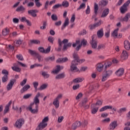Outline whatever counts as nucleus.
<instances>
[{
    "label": "nucleus",
    "instance_id": "18",
    "mask_svg": "<svg viewBox=\"0 0 130 130\" xmlns=\"http://www.w3.org/2000/svg\"><path fill=\"white\" fill-rule=\"evenodd\" d=\"M128 57V53L125 50H123L122 53L121 55V58L122 59H127Z\"/></svg>",
    "mask_w": 130,
    "mask_h": 130
},
{
    "label": "nucleus",
    "instance_id": "41",
    "mask_svg": "<svg viewBox=\"0 0 130 130\" xmlns=\"http://www.w3.org/2000/svg\"><path fill=\"white\" fill-rule=\"evenodd\" d=\"M107 110V109H111L112 110H113V111H117V109L116 108L114 107L113 108L112 106H105Z\"/></svg>",
    "mask_w": 130,
    "mask_h": 130
},
{
    "label": "nucleus",
    "instance_id": "49",
    "mask_svg": "<svg viewBox=\"0 0 130 130\" xmlns=\"http://www.w3.org/2000/svg\"><path fill=\"white\" fill-rule=\"evenodd\" d=\"M8 80H9V77L7 75H4L2 77V82H3V83H6V82H7L8 81Z\"/></svg>",
    "mask_w": 130,
    "mask_h": 130
},
{
    "label": "nucleus",
    "instance_id": "45",
    "mask_svg": "<svg viewBox=\"0 0 130 130\" xmlns=\"http://www.w3.org/2000/svg\"><path fill=\"white\" fill-rule=\"evenodd\" d=\"M72 46V43H69L68 44H64L63 48V50H67L68 47Z\"/></svg>",
    "mask_w": 130,
    "mask_h": 130
},
{
    "label": "nucleus",
    "instance_id": "48",
    "mask_svg": "<svg viewBox=\"0 0 130 130\" xmlns=\"http://www.w3.org/2000/svg\"><path fill=\"white\" fill-rule=\"evenodd\" d=\"M39 1H40V0H35V3L36 6V7H37V8H40V7H41V6H42V4H41V3H40V2H39Z\"/></svg>",
    "mask_w": 130,
    "mask_h": 130
},
{
    "label": "nucleus",
    "instance_id": "39",
    "mask_svg": "<svg viewBox=\"0 0 130 130\" xmlns=\"http://www.w3.org/2000/svg\"><path fill=\"white\" fill-rule=\"evenodd\" d=\"M126 110H127V109H126V107H123L121 108H120L118 111H117V112H118V113H123V112H125L126 111Z\"/></svg>",
    "mask_w": 130,
    "mask_h": 130
},
{
    "label": "nucleus",
    "instance_id": "44",
    "mask_svg": "<svg viewBox=\"0 0 130 130\" xmlns=\"http://www.w3.org/2000/svg\"><path fill=\"white\" fill-rule=\"evenodd\" d=\"M112 63L111 62H107L104 63L105 66V70H107L108 68H109V67H111Z\"/></svg>",
    "mask_w": 130,
    "mask_h": 130
},
{
    "label": "nucleus",
    "instance_id": "12",
    "mask_svg": "<svg viewBox=\"0 0 130 130\" xmlns=\"http://www.w3.org/2000/svg\"><path fill=\"white\" fill-rule=\"evenodd\" d=\"M82 125V122L79 121H77L76 122H75L72 125L71 128L72 129H77L78 127H80Z\"/></svg>",
    "mask_w": 130,
    "mask_h": 130
},
{
    "label": "nucleus",
    "instance_id": "53",
    "mask_svg": "<svg viewBox=\"0 0 130 130\" xmlns=\"http://www.w3.org/2000/svg\"><path fill=\"white\" fill-rule=\"evenodd\" d=\"M61 7H62L61 4H56V5H54L52 7V9L53 10H55L56 9H58V8H61Z\"/></svg>",
    "mask_w": 130,
    "mask_h": 130
},
{
    "label": "nucleus",
    "instance_id": "35",
    "mask_svg": "<svg viewBox=\"0 0 130 130\" xmlns=\"http://www.w3.org/2000/svg\"><path fill=\"white\" fill-rule=\"evenodd\" d=\"M61 5L62 7H63L64 8H69L70 3H69V2L64 0L62 2V4Z\"/></svg>",
    "mask_w": 130,
    "mask_h": 130
},
{
    "label": "nucleus",
    "instance_id": "21",
    "mask_svg": "<svg viewBox=\"0 0 130 130\" xmlns=\"http://www.w3.org/2000/svg\"><path fill=\"white\" fill-rule=\"evenodd\" d=\"M98 10H99V6L96 3H94V15L92 16V19H94L97 16Z\"/></svg>",
    "mask_w": 130,
    "mask_h": 130
},
{
    "label": "nucleus",
    "instance_id": "58",
    "mask_svg": "<svg viewBox=\"0 0 130 130\" xmlns=\"http://www.w3.org/2000/svg\"><path fill=\"white\" fill-rule=\"evenodd\" d=\"M2 74H3V75H5V76H8L9 72L8 71V70L4 69L2 71Z\"/></svg>",
    "mask_w": 130,
    "mask_h": 130
},
{
    "label": "nucleus",
    "instance_id": "57",
    "mask_svg": "<svg viewBox=\"0 0 130 130\" xmlns=\"http://www.w3.org/2000/svg\"><path fill=\"white\" fill-rule=\"evenodd\" d=\"M16 58H17L18 60H24V58H23V56L21 54L17 55Z\"/></svg>",
    "mask_w": 130,
    "mask_h": 130
},
{
    "label": "nucleus",
    "instance_id": "60",
    "mask_svg": "<svg viewBox=\"0 0 130 130\" xmlns=\"http://www.w3.org/2000/svg\"><path fill=\"white\" fill-rule=\"evenodd\" d=\"M87 34V31H86V30L83 29L82 31H81L79 33V35H86Z\"/></svg>",
    "mask_w": 130,
    "mask_h": 130
},
{
    "label": "nucleus",
    "instance_id": "38",
    "mask_svg": "<svg viewBox=\"0 0 130 130\" xmlns=\"http://www.w3.org/2000/svg\"><path fill=\"white\" fill-rule=\"evenodd\" d=\"M12 70L14 71V72H17V73H20L21 72V68L16 67V66H13L11 67Z\"/></svg>",
    "mask_w": 130,
    "mask_h": 130
},
{
    "label": "nucleus",
    "instance_id": "34",
    "mask_svg": "<svg viewBox=\"0 0 130 130\" xmlns=\"http://www.w3.org/2000/svg\"><path fill=\"white\" fill-rule=\"evenodd\" d=\"M84 81V78L79 77L73 80L74 83H81Z\"/></svg>",
    "mask_w": 130,
    "mask_h": 130
},
{
    "label": "nucleus",
    "instance_id": "32",
    "mask_svg": "<svg viewBox=\"0 0 130 130\" xmlns=\"http://www.w3.org/2000/svg\"><path fill=\"white\" fill-rule=\"evenodd\" d=\"M68 61V58H60L57 59L56 62L61 63V62H66Z\"/></svg>",
    "mask_w": 130,
    "mask_h": 130
},
{
    "label": "nucleus",
    "instance_id": "63",
    "mask_svg": "<svg viewBox=\"0 0 130 130\" xmlns=\"http://www.w3.org/2000/svg\"><path fill=\"white\" fill-rule=\"evenodd\" d=\"M110 118H107L102 121V122L103 123H106V122H110Z\"/></svg>",
    "mask_w": 130,
    "mask_h": 130
},
{
    "label": "nucleus",
    "instance_id": "3",
    "mask_svg": "<svg viewBox=\"0 0 130 130\" xmlns=\"http://www.w3.org/2000/svg\"><path fill=\"white\" fill-rule=\"evenodd\" d=\"M77 66H78V60H74L72 61L70 68V71H71V72H73L74 73L79 72V69H78Z\"/></svg>",
    "mask_w": 130,
    "mask_h": 130
},
{
    "label": "nucleus",
    "instance_id": "37",
    "mask_svg": "<svg viewBox=\"0 0 130 130\" xmlns=\"http://www.w3.org/2000/svg\"><path fill=\"white\" fill-rule=\"evenodd\" d=\"M118 34V28L115 29L112 33V36L114 38H117V35Z\"/></svg>",
    "mask_w": 130,
    "mask_h": 130
},
{
    "label": "nucleus",
    "instance_id": "36",
    "mask_svg": "<svg viewBox=\"0 0 130 130\" xmlns=\"http://www.w3.org/2000/svg\"><path fill=\"white\" fill-rule=\"evenodd\" d=\"M53 104L56 108H58V107H59V101H57V100H55V99L53 102Z\"/></svg>",
    "mask_w": 130,
    "mask_h": 130
},
{
    "label": "nucleus",
    "instance_id": "29",
    "mask_svg": "<svg viewBox=\"0 0 130 130\" xmlns=\"http://www.w3.org/2000/svg\"><path fill=\"white\" fill-rule=\"evenodd\" d=\"M9 33H10V29L8 27H6L2 30V34L3 35H4V36H6V35H8Z\"/></svg>",
    "mask_w": 130,
    "mask_h": 130
},
{
    "label": "nucleus",
    "instance_id": "52",
    "mask_svg": "<svg viewBox=\"0 0 130 130\" xmlns=\"http://www.w3.org/2000/svg\"><path fill=\"white\" fill-rule=\"evenodd\" d=\"M105 48V45L103 44H101L98 45V49L100 50V49H104Z\"/></svg>",
    "mask_w": 130,
    "mask_h": 130
},
{
    "label": "nucleus",
    "instance_id": "51",
    "mask_svg": "<svg viewBox=\"0 0 130 130\" xmlns=\"http://www.w3.org/2000/svg\"><path fill=\"white\" fill-rule=\"evenodd\" d=\"M42 75L43 76H44V78H45V79H47V78H49L50 75H49V74L47 73V72H43L42 73Z\"/></svg>",
    "mask_w": 130,
    "mask_h": 130
},
{
    "label": "nucleus",
    "instance_id": "24",
    "mask_svg": "<svg viewBox=\"0 0 130 130\" xmlns=\"http://www.w3.org/2000/svg\"><path fill=\"white\" fill-rule=\"evenodd\" d=\"M62 69H63L62 66L60 67V66H57L56 69L53 71L52 73L53 74H58V73L60 72V70H62Z\"/></svg>",
    "mask_w": 130,
    "mask_h": 130
},
{
    "label": "nucleus",
    "instance_id": "4",
    "mask_svg": "<svg viewBox=\"0 0 130 130\" xmlns=\"http://www.w3.org/2000/svg\"><path fill=\"white\" fill-rule=\"evenodd\" d=\"M92 40L90 42V43L91 45L92 48L93 49H96L97 48V41L96 40V35H93L91 37Z\"/></svg>",
    "mask_w": 130,
    "mask_h": 130
},
{
    "label": "nucleus",
    "instance_id": "6",
    "mask_svg": "<svg viewBox=\"0 0 130 130\" xmlns=\"http://www.w3.org/2000/svg\"><path fill=\"white\" fill-rule=\"evenodd\" d=\"M130 4V0H128L126 3H125L123 6L120 8V12L122 14H124L125 12L127 11V7Z\"/></svg>",
    "mask_w": 130,
    "mask_h": 130
},
{
    "label": "nucleus",
    "instance_id": "55",
    "mask_svg": "<svg viewBox=\"0 0 130 130\" xmlns=\"http://www.w3.org/2000/svg\"><path fill=\"white\" fill-rule=\"evenodd\" d=\"M48 41H49V42H50V43H52V44H53V41H54V38L51 36H49L48 38Z\"/></svg>",
    "mask_w": 130,
    "mask_h": 130
},
{
    "label": "nucleus",
    "instance_id": "62",
    "mask_svg": "<svg viewBox=\"0 0 130 130\" xmlns=\"http://www.w3.org/2000/svg\"><path fill=\"white\" fill-rule=\"evenodd\" d=\"M94 105H99V106H101V105H102V101H98L95 104L91 105V106H94Z\"/></svg>",
    "mask_w": 130,
    "mask_h": 130
},
{
    "label": "nucleus",
    "instance_id": "47",
    "mask_svg": "<svg viewBox=\"0 0 130 130\" xmlns=\"http://www.w3.org/2000/svg\"><path fill=\"white\" fill-rule=\"evenodd\" d=\"M32 85L35 89L36 92H37L38 88L37 87H38V85H39V83L38 82H34L32 83Z\"/></svg>",
    "mask_w": 130,
    "mask_h": 130
},
{
    "label": "nucleus",
    "instance_id": "23",
    "mask_svg": "<svg viewBox=\"0 0 130 130\" xmlns=\"http://www.w3.org/2000/svg\"><path fill=\"white\" fill-rule=\"evenodd\" d=\"M130 18V13H126V15L124 18L120 19L121 22H128L129 19Z\"/></svg>",
    "mask_w": 130,
    "mask_h": 130
},
{
    "label": "nucleus",
    "instance_id": "27",
    "mask_svg": "<svg viewBox=\"0 0 130 130\" xmlns=\"http://www.w3.org/2000/svg\"><path fill=\"white\" fill-rule=\"evenodd\" d=\"M25 10V7L21 5L18 7H17V8L16 9V12H20L21 13H24Z\"/></svg>",
    "mask_w": 130,
    "mask_h": 130
},
{
    "label": "nucleus",
    "instance_id": "10",
    "mask_svg": "<svg viewBox=\"0 0 130 130\" xmlns=\"http://www.w3.org/2000/svg\"><path fill=\"white\" fill-rule=\"evenodd\" d=\"M51 48V47L49 46L46 50L44 49V48L42 47H40L38 48V50L41 52V53H49L50 52V49Z\"/></svg>",
    "mask_w": 130,
    "mask_h": 130
},
{
    "label": "nucleus",
    "instance_id": "8",
    "mask_svg": "<svg viewBox=\"0 0 130 130\" xmlns=\"http://www.w3.org/2000/svg\"><path fill=\"white\" fill-rule=\"evenodd\" d=\"M101 24H102V20H99V22L94 23L93 24L89 25L88 28H89L90 30H93V29H95V28H97V27H99V26H101Z\"/></svg>",
    "mask_w": 130,
    "mask_h": 130
},
{
    "label": "nucleus",
    "instance_id": "40",
    "mask_svg": "<svg viewBox=\"0 0 130 130\" xmlns=\"http://www.w3.org/2000/svg\"><path fill=\"white\" fill-rule=\"evenodd\" d=\"M107 4H108V2L105 0H102L100 2V6L102 7H105V6H107Z\"/></svg>",
    "mask_w": 130,
    "mask_h": 130
},
{
    "label": "nucleus",
    "instance_id": "54",
    "mask_svg": "<svg viewBox=\"0 0 130 130\" xmlns=\"http://www.w3.org/2000/svg\"><path fill=\"white\" fill-rule=\"evenodd\" d=\"M30 42L31 44H39L40 43V41L37 40H30Z\"/></svg>",
    "mask_w": 130,
    "mask_h": 130
},
{
    "label": "nucleus",
    "instance_id": "20",
    "mask_svg": "<svg viewBox=\"0 0 130 130\" xmlns=\"http://www.w3.org/2000/svg\"><path fill=\"white\" fill-rule=\"evenodd\" d=\"M31 88V86L29 85V84L25 85L23 88L21 89L20 90V93L21 94H23L24 92H26V91H27Z\"/></svg>",
    "mask_w": 130,
    "mask_h": 130
},
{
    "label": "nucleus",
    "instance_id": "22",
    "mask_svg": "<svg viewBox=\"0 0 130 130\" xmlns=\"http://www.w3.org/2000/svg\"><path fill=\"white\" fill-rule=\"evenodd\" d=\"M103 35H104V31L103 28H102L97 31V36L98 38H102Z\"/></svg>",
    "mask_w": 130,
    "mask_h": 130
},
{
    "label": "nucleus",
    "instance_id": "11",
    "mask_svg": "<svg viewBox=\"0 0 130 130\" xmlns=\"http://www.w3.org/2000/svg\"><path fill=\"white\" fill-rule=\"evenodd\" d=\"M15 82H16V80L15 79L10 80V82H9V83L6 86V89L7 91H10V90H12V88L14 86V84L15 83Z\"/></svg>",
    "mask_w": 130,
    "mask_h": 130
},
{
    "label": "nucleus",
    "instance_id": "7",
    "mask_svg": "<svg viewBox=\"0 0 130 130\" xmlns=\"http://www.w3.org/2000/svg\"><path fill=\"white\" fill-rule=\"evenodd\" d=\"M25 121L24 119H18L15 122V126L17 128H21L23 124H24Z\"/></svg>",
    "mask_w": 130,
    "mask_h": 130
},
{
    "label": "nucleus",
    "instance_id": "42",
    "mask_svg": "<svg viewBox=\"0 0 130 130\" xmlns=\"http://www.w3.org/2000/svg\"><path fill=\"white\" fill-rule=\"evenodd\" d=\"M36 57H37V58H38L39 62H41V61H43V57H42V56L40 55V54H39V53H38L37 54V56H36Z\"/></svg>",
    "mask_w": 130,
    "mask_h": 130
},
{
    "label": "nucleus",
    "instance_id": "46",
    "mask_svg": "<svg viewBox=\"0 0 130 130\" xmlns=\"http://www.w3.org/2000/svg\"><path fill=\"white\" fill-rule=\"evenodd\" d=\"M86 8V4L85 3H82L79 6V8H77V11H80L81 9H84Z\"/></svg>",
    "mask_w": 130,
    "mask_h": 130
},
{
    "label": "nucleus",
    "instance_id": "5",
    "mask_svg": "<svg viewBox=\"0 0 130 130\" xmlns=\"http://www.w3.org/2000/svg\"><path fill=\"white\" fill-rule=\"evenodd\" d=\"M112 75V71L108 70L106 72L105 74H103L102 78V82H105L106 80L109 78V76Z\"/></svg>",
    "mask_w": 130,
    "mask_h": 130
},
{
    "label": "nucleus",
    "instance_id": "61",
    "mask_svg": "<svg viewBox=\"0 0 130 130\" xmlns=\"http://www.w3.org/2000/svg\"><path fill=\"white\" fill-rule=\"evenodd\" d=\"M31 96H32V94L31 93L26 94L23 96V99H28V98H30V97H31Z\"/></svg>",
    "mask_w": 130,
    "mask_h": 130
},
{
    "label": "nucleus",
    "instance_id": "16",
    "mask_svg": "<svg viewBox=\"0 0 130 130\" xmlns=\"http://www.w3.org/2000/svg\"><path fill=\"white\" fill-rule=\"evenodd\" d=\"M77 45L78 46L76 47V50L77 51H79L81 49V47H82V45L80 44V40H77L76 43L73 44V47H76Z\"/></svg>",
    "mask_w": 130,
    "mask_h": 130
},
{
    "label": "nucleus",
    "instance_id": "59",
    "mask_svg": "<svg viewBox=\"0 0 130 130\" xmlns=\"http://www.w3.org/2000/svg\"><path fill=\"white\" fill-rule=\"evenodd\" d=\"M54 59H55V57L53 56L52 57H48L46 58V60L47 61L51 60V61H53Z\"/></svg>",
    "mask_w": 130,
    "mask_h": 130
},
{
    "label": "nucleus",
    "instance_id": "43",
    "mask_svg": "<svg viewBox=\"0 0 130 130\" xmlns=\"http://www.w3.org/2000/svg\"><path fill=\"white\" fill-rule=\"evenodd\" d=\"M99 108L98 107H95V108H93L91 110V112L92 114H95V113H97V111H98Z\"/></svg>",
    "mask_w": 130,
    "mask_h": 130
},
{
    "label": "nucleus",
    "instance_id": "2",
    "mask_svg": "<svg viewBox=\"0 0 130 130\" xmlns=\"http://www.w3.org/2000/svg\"><path fill=\"white\" fill-rule=\"evenodd\" d=\"M38 105H35L34 104H30L29 106L27 108V109H28L31 113L36 114V113H38Z\"/></svg>",
    "mask_w": 130,
    "mask_h": 130
},
{
    "label": "nucleus",
    "instance_id": "14",
    "mask_svg": "<svg viewBox=\"0 0 130 130\" xmlns=\"http://www.w3.org/2000/svg\"><path fill=\"white\" fill-rule=\"evenodd\" d=\"M116 126H117V122L116 121H114L109 124V129L114 130Z\"/></svg>",
    "mask_w": 130,
    "mask_h": 130
},
{
    "label": "nucleus",
    "instance_id": "30",
    "mask_svg": "<svg viewBox=\"0 0 130 130\" xmlns=\"http://www.w3.org/2000/svg\"><path fill=\"white\" fill-rule=\"evenodd\" d=\"M110 25H108V27L107 28L105 34V36L106 38H108L110 36V28H109Z\"/></svg>",
    "mask_w": 130,
    "mask_h": 130
},
{
    "label": "nucleus",
    "instance_id": "25",
    "mask_svg": "<svg viewBox=\"0 0 130 130\" xmlns=\"http://www.w3.org/2000/svg\"><path fill=\"white\" fill-rule=\"evenodd\" d=\"M11 104H12V101H10L8 104L6 106L5 108L4 111V114H6L7 112H9V110H10V106H11Z\"/></svg>",
    "mask_w": 130,
    "mask_h": 130
},
{
    "label": "nucleus",
    "instance_id": "31",
    "mask_svg": "<svg viewBox=\"0 0 130 130\" xmlns=\"http://www.w3.org/2000/svg\"><path fill=\"white\" fill-rule=\"evenodd\" d=\"M124 48L126 49V50H129L130 49V43L128 41H125L124 42Z\"/></svg>",
    "mask_w": 130,
    "mask_h": 130
},
{
    "label": "nucleus",
    "instance_id": "13",
    "mask_svg": "<svg viewBox=\"0 0 130 130\" xmlns=\"http://www.w3.org/2000/svg\"><path fill=\"white\" fill-rule=\"evenodd\" d=\"M39 11L38 10L35 9V10H30L28 11V15H30V16H32V17H37V14L36 13H38Z\"/></svg>",
    "mask_w": 130,
    "mask_h": 130
},
{
    "label": "nucleus",
    "instance_id": "26",
    "mask_svg": "<svg viewBox=\"0 0 130 130\" xmlns=\"http://www.w3.org/2000/svg\"><path fill=\"white\" fill-rule=\"evenodd\" d=\"M108 14H109V9L106 8L104 10L101 17V18H105V17H107Z\"/></svg>",
    "mask_w": 130,
    "mask_h": 130
},
{
    "label": "nucleus",
    "instance_id": "64",
    "mask_svg": "<svg viewBox=\"0 0 130 130\" xmlns=\"http://www.w3.org/2000/svg\"><path fill=\"white\" fill-rule=\"evenodd\" d=\"M81 45H83V46H86V45H87V40L83 39L81 41Z\"/></svg>",
    "mask_w": 130,
    "mask_h": 130
},
{
    "label": "nucleus",
    "instance_id": "56",
    "mask_svg": "<svg viewBox=\"0 0 130 130\" xmlns=\"http://www.w3.org/2000/svg\"><path fill=\"white\" fill-rule=\"evenodd\" d=\"M47 86H48V84H43L40 86V90H45V89H46V88H47Z\"/></svg>",
    "mask_w": 130,
    "mask_h": 130
},
{
    "label": "nucleus",
    "instance_id": "28",
    "mask_svg": "<svg viewBox=\"0 0 130 130\" xmlns=\"http://www.w3.org/2000/svg\"><path fill=\"white\" fill-rule=\"evenodd\" d=\"M65 77L66 74H64V73H62L56 76L55 79H56V80H60L61 79H63Z\"/></svg>",
    "mask_w": 130,
    "mask_h": 130
},
{
    "label": "nucleus",
    "instance_id": "15",
    "mask_svg": "<svg viewBox=\"0 0 130 130\" xmlns=\"http://www.w3.org/2000/svg\"><path fill=\"white\" fill-rule=\"evenodd\" d=\"M115 74L118 77H121L124 74V69L123 68H120L115 72Z\"/></svg>",
    "mask_w": 130,
    "mask_h": 130
},
{
    "label": "nucleus",
    "instance_id": "1",
    "mask_svg": "<svg viewBox=\"0 0 130 130\" xmlns=\"http://www.w3.org/2000/svg\"><path fill=\"white\" fill-rule=\"evenodd\" d=\"M49 120V118L47 116L45 117L42 120V122L38 125L36 130H42L44 128H45L47 126V122Z\"/></svg>",
    "mask_w": 130,
    "mask_h": 130
},
{
    "label": "nucleus",
    "instance_id": "50",
    "mask_svg": "<svg viewBox=\"0 0 130 130\" xmlns=\"http://www.w3.org/2000/svg\"><path fill=\"white\" fill-rule=\"evenodd\" d=\"M51 19L53 21H57L58 17L56 14H52L51 15Z\"/></svg>",
    "mask_w": 130,
    "mask_h": 130
},
{
    "label": "nucleus",
    "instance_id": "19",
    "mask_svg": "<svg viewBox=\"0 0 130 130\" xmlns=\"http://www.w3.org/2000/svg\"><path fill=\"white\" fill-rule=\"evenodd\" d=\"M103 67H104V63H98L96 65V70L98 72H101L103 70Z\"/></svg>",
    "mask_w": 130,
    "mask_h": 130
},
{
    "label": "nucleus",
    "instance_id": "17",
    "mask_svg": "<svg viewBox=\"0 0 130 130\" xmlns=\"http://www.w3.org/2000/svg\"><path fill=\"white\" fill-rule=\"evenodd\" d=\"M70 24V20L69 19V18H66L64 23L61 26V30H64V29L66 28V27H67V26H69V24Z\"/></svg>",
    "mask_w": 130,
    "mask_h": 130
},
{
    "label": "nucleus",
    "instance_id": "9",
    "mask_svg": "<svg viewBox=\"0 0 130 130\" xmlns=\"http://www.w3.org/2000/svg\"><path fill=\"white\" fill-rule=\"evenodd\" d=\"M39 97H40V92H38L34 99V102L30 103V104H33L34 105H39L40 101H39Z\"/></svg>",
    "mask_w": 130,
    "mask_h": 130
},
{
    "label": "nucleus",
    "instance_id": "33",
    "mask_svg": "<svg viewBox=\"0 0 130 130\" xmlns=\"http://www.w3.org/2000/svg\"><path fill=\"white\" fill-rule=\"evenodd\" d=\"M28 52L30 55L32 56H35L36 57L37 55L38 54V53L36 52V51L32 50H28Z\"/></svg>",
    "mask_w": 130,
    "mask_h": 130
}]
</instances>
